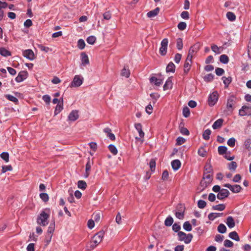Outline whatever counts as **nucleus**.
<instances>
[{
  "mask_svg": "<svg viewBox=\"0 0 251 251\" xmlns=\"http://www.w3.org/2000/svg\"><path fill=\"white\" fill-rule=\"evenodd\" d=\"M183 229L186 231H190L192 230V225L189 221H186L183 225Z\"/></svg>",
  "mask_w": 251,
  "mask_h": 251,
  "instance_id": "obj_33",
  "label": "nucleus"
},
{
  "mask_svg": "<svg viewBox=\"0 0 251 251\" xmlns=\"http://www.w3.org/2000/svg\"><path fill=\"white\" fill-rule=\"evenodd\" d=\"M5 97L8 100H9L11 101L14 102L16 103L18 102V99L16 97H15L14 96H12L11 95H10V94L6 95L5 96Z\"/></svg>",
  "mask_w": 251,
  "mask_h": 251,
  "instance_id": "obj_47",
  "label": "nucleus"
},
{
  "mask_svg": "<svg viewBox=\"0 0 251 251\" xmlns=\"http://www.w3.org/2000/svg\"><path fill=\"white\" fill-rule=\"evenodd\" d=\"M159 11V8L158 7H156L153 10H151L148 12L147 16L149 18L154 17L158 14Z\"/></svg>",
  "mask_w": 251,
  "mask_h": 251,
  "instance_id": "obj_26",
  "label": "nucleus"
},
{
  "mask_svg": "<svg viewBox=\"0 0 251 251\" xmlns=\"http://www.w3.org/2000/svg\"><path fill=\"white\" fill-rule=\"evenodd\" d=\"M235 142H236L235 139L233 137H232V138H229L228 140V141L227 142V144L229 147H234L235 145Z\"/></svg>",
  "mask_w": 251,
  "mask_h": 251,
  "instance_id": "obj_55",
  "label": "nucleus"
},
{
  "mask_svg": "<svg viewBox=\"0 0 251 251\" xmlns=\"http://www.w3.org/2000/svg\"><path fill=\"white\" fill-rule=\"evenodd\" d=\"M0 54L3 57H7L11 55V53L4 48H0Z\"/></svg>",
  "mask_w": 251,
  "mask_h": 251,
  "instance_id": "obj_25",
  "label": "nucleus"
},
{
  "mask_svg": "<svg viewBox=\"0 0 251 251\" xmlns=\"http://www.w3.org/2000/svg\"><path fill=\"white\" fill-rule=\"evenodd\" d=\"M55 229V222L54 221H53L50 223V224L48 228V233L50 234L49 238V242H50L51 240V238L52 237V234L53 233Z\"/></svg>",
  "mask_w": 251,
  "mask_h": 251,
  "instance_id": "obj_14",
  "label": "nucleus"
},
{
  "mask_svg": "<svg viewBox=\"0 0 251 251\" xmlns=\"http://www.w3.org/2000/svg\"><path fill=\"white\" fill-rule=\"evenodd\" d=\"M228 237L236 241H240V237L237 233V232L235 231H232L230 232L228 234Z\"/></svg>",
  "mask_w": 251,
  "mask_h": 251,
  "instance_id": "obj_23",
  "label": "nucleus"
},
{
  "mask_svg": "<svg viewBox=\"0 0 251 251\" xmlns=\"http://www.w3.org/2000/svg\"><path fill=\"white\" fill-rule=\"evenodd\" d=\"M193 237V236L191 233L186 234V236L185 237L184 240L183 241L186 244H189L191 242Z\"/></svg>",
  "mask_w": 251,
  "mask_h": 251,
  "instance_id": "obj_46",
  "label": "nucleus"
},
{
  "mask_svg": "<svg viewBox=\"0 0 251 251\" xmlns=\"http://www.w3.org/2000/svg\"><path fill=\"white\" fill-rule=\"evenodd\" d=\"M219 60L222 63L226 64L229 62V58L226 55L222 54L220 56Z\"/></svg>",
  "mask_w": 251,
  "mask_h": 251,
  "instance_id": "obj_31",
  "label": "nucleus"
},
{
  "mask_svg": "<svg viewBox=\"0 0 251 251\" xmlns=\"http://www.w3.org/2000/svg\"><path fill=\"white\" fill-rule=\"evenodd\" d=\"M224 245L226 247L231 248L233 246V243L229 240L226 239L224 241Z\"/></svg>",
  "mask_w": 251,
  "mask_h": 251,
  "instance_id": "obj_61",
  "label": "nucleus"
},
{
  "mask_svg": "<svg viewBox=\"0 0 251 251\" xmlns=\"http://www.w3.org/2000/svg\"><path fill=\"white\" fill-rule=\"evenodd\" d=\"M63 99L62 98H61V103H58L56 106L54 110V115H56L59 114L63 109Z\"/></svg>",
  "mask_w": 251,
  "mask_h": 251,
  "instance_id": "obj_19",
  "label": "nucleus"
},
{
  "mask_svg": "<svg viewBox=\"0 0 251 251\" xmlns=\"http://www.w3.org/2000/svg\"><path fill=\"white\" fill-rule=\"evenodd\" d=\"M108 148L110 151L113 154V155H115L118 153V150L115 146L112 144H110L108 146Z\"/></svg>",
  "mask_w": 251,
  "mask_h": 251,
  "instance_id": "obj_35",
  "label": "nucleus"
},
{
  "mask_svg": "<svg viewBox=\"0 0 251 251\" xmlns=\"http://www.w3.org/2000/svg\"><path fill=\"white\" fill-rule=\"evenodd\" d=\"M230 194V192L227 189H222L217 194V198L220 200H223L225 198H227Z\"/></svg>",
  "mask_w": 251,
  "mask_h": 251,
  "instance_id": "obj_10",
  "label": "nucleus"
},
{
  "mask_svg": "<svg viewBox=\"0 0 251 251\" xmlns=\"http://www.w3.org/2000/svg\"><path fill=\"white\" fill-rule=\"evenodd\" d=\"M27 76L28 73L27 71H20L15 78V81L18 83L21 82L25 80Z\"/></svg>",
  "mask_w": 251,
  "mask_h": 251,
  "instance_id": "obj_9",
  "label": "nucleus"
},
{
  "mask_svg": "<svg viewBox=\"0 0 251 251\" xmlns=\"http://www.w3.org/2000/svg\"><path fill=\"white\" fill-rule=\"evenodd\" d=\"M223 213L211 212L208 214V218L210 221H213L216 218L221 217V216H223Z\"/></svg>",
  "mask_w": 251,
  "mask_h": 251,
  "instance_id": "obj_21",
  "label": "nucleus"
},
{
  "mask_svg": "<svg viewBox=\"0 0 251 251\" xmlns=\"http://www.w3.org/2000/svg\"><path fill=\"white\" fill-rule=\"evenodd\" d=\"M12 170V167L11 165L3 166L2 167L1 173H5L7 171H10Z\"/></svg>",
  "mask_w": 251,
  "mask_h": 251,
  "instance_id": "obj_60",
  "label": "nucleus"
},
{
  "mask_svg": "<svg viewBox=\"0 0 251 251\" xmlns=\"http://www.w3.org/2000/svg\"><path fill=\"white\" fill-rule=\"evenodd\" d=\"M251 144V137L247 138L245 141V146L247 149H250V145Z\"/></svg>",
  "mask_w": 251,
  "mask_h": 251,
  "instance_id": "obj_62",
  "label": "nucleus"
},
{
  "mask_svg": "<svg viewBox=\"0 0 251 251\" xmlns=\"http://www.w3.org/2000/svg\"><path fill=\"white\" fill-rule=\"evenodd\" d=\"M79 115L77 110H73L68 115V119L70 121H75L78 118Z\"/></svg>",
  "mask_w": 251,
  "mask_h": 251,
  "instance_id": "obj_12",
  "label": "nucleus"
},
{
  "mask_svg": "<svg viewBox=\"0 0 251 251\" xmlns=\"http://www.w3.org/2000/svg\"><path fill=\"white\" fill-rule=\"evenodd\" d=\"M85 47V43L82 39H80L77 41V47L80 50H83Z\"/></svg>",
  "mask_w": 251,
  "mask_h": 251,
  "instance_id": "obj_44",
  "label": "nucleus"
},
{
  "mask_svg": "<svg viewBox=\"0 0 251 251\" xmlns=\"http://www.w3.org/2000/svg\"><path fill=\"white\" fill-rule=\"evenodd\" d=\"M174 222V219L172 216H168L165 220L164 225L166 226H171Z\"/></svg>",
  "mask_w": 251,
  "mask_h": 251,
  "instance_id": "obj_29",
  "label": "nucleus"
},
{
  "mask_svg": "<svg viewBox=\"0 0 251 251\" xmlns=\"http://www.w3.org/2000/svg\"><path fill=\"white\" fill-rule=\"evenodd\" d=\"M130 74V71L128 69H126L125 68H124L122 70L121 75L123 76H125L127 78L129 76Z\"/></svg>",
  "mask_w": 251,
  "mask_h": 251,
  "instance_id": "obj_54",
  "label": "nucleus"
},
{
  "mask_svg": "<svg viewBox=\"0 0 251 251\" xmlns=\"http://www.w3.org/2000/svg\"><path fill=\"white\" fill-rule=\"evenodd\" d=\"M182 114L185 118H188L190 115V110L188 107H185L182 110Z\"/></svg>",
  "mask_w": 251,
  "mask_h": 251,
  "instance_id": "obj_50",
  "label": "nucleus"
},
{
  "mask_svg": "<svg viewBox=\"0 0 251 251\" xmlns=\"http://www.w3.org/2000/svg\"><path fill=\"white\" fill-rule=\"evenodd\" d=\"M183 47L182 39L178 38L176 40V47L178 50H181Z\"/></svg>",
  "mask_w": 251,
  "mask_h": 251,
  "instance_id": "obj_42",
  "label": "nucleus"
},
{
  "mask_svg": "<svg viewBox=\"0 0 251 251\" xmlns=\"http://www.w3.org/2000/svg\"><path fill=\"white\" fill-rule=\"evenodd\" d=\"M23 55L30 61L35 59L34 53L30 49L25 50L23 51Z\"/></svg>",
  "mask_w": 251,
  "mask_h": 251,
  "instance_id": "obj_11",
  "label": "nucleus"
},
{
  "mask_svg": "<svg viewBox=\"0 0 251 251\" xmlns=\"http://www.w3.org/2000/svg\"><path fill=\"white\" fill-rule=\"evenodd\" d=\"M81 65L84 66L89 64V60L88 55L85 52H82L81 53Z\"/></svg>",
  "mask_w": 251,
  "mask_h": 251,
  "instance_id": "obj_13",
  "label": "nucleus"
},
{
  "mask_svg": "<svg viewBox=\"0 0 251 251\" xmlns=\"http://www.w3.org/2000/svg\"><path fill=\"white\" fill-rule=\"evenodd\" d=\"M104 234V231L103 230H100L92 237L90 246L91 249H94L101 242Z\"/></svg>",
  "mask_w": 251,
  "mask_h": 251,
  "instance_id": "obj_2",
  "label": "nucleus"
},
{
  "mask_svg": "<svg viewBox=\"0 0 251 251\" xmlns=\"http://www.w3.org/2000/svg\"><path fill=\"white\" fill-rule=\"evenodd\" d=\"M211 133V131L209 129L205 130L202 133V137L205 140H208L210 138V135Z\"/></svg>",
  "mask_w": 251,
  "mask_h": 251,
  "instance_id": "obj_32",
  "label": "nucleus"
},
{
  "mask_svg": "<svg viewBox=\"0 0 251 251\" xmlns=\"http://www.w3.org/2000/svg\"><path fill=\"white\" fill-rule=\"evenodd\" d=\"M222 79L223 80V83L225 85V87L227 88L230 83L232 81V77L231 76H228V77H226V76H223Z\"/></svg>",
  "mask_w": 251,
  "mask_h": 251,
  "instance_id": "obj_28",
  "label": "nucleus"
},
{
  "mask_svg": "<svg viewBox=\"0 0 251 251\" xmlns=\"http://www.w3.org/2000/svg\"><path fill=\"white\" fill-rule=\"evenodd\" d=\"M83 77L80 75H75L73 78V81L69 85L71 88L78 87L80 86L83 82Z\"/></svg>",
  "mask_w": 251,
  "mask_h": 251,
  "instance_id": "obj_3",
  "label": "nucleus"
},
{
  "mask_svg": "<svg viewBox=\"0 0 251 251\" xmlns=\"http://www.w3.org/2000/svg\"><path fill=\"white\" fill-rule=\"evenodd\" d=\"M198 153L200 156L204 157L206 155V151L204 149V147H201L198 150Z\"/></svg>",
  "mask_w": 251,
  "mask_h": 251,
  "instance_id": "obj_49",
  "label": "nucleus"
},
{
  "mask_svg": "<svg viewBox=\"0 0 251 251\" xmlns=\"http://www.w3.org/2000/svg\"><path fill=\"white\" fill-rule=\"evenodd\" d=\"M173 86V83L171 77H169L163 85V90L164 91L171 89Z\"/></svg>",
  "mask_w": 251,
  "mask_h": 251,
  "instance_id": "obj_16",
  "label": "nucleus"
},
{
  "mask_svg": "<svg viewBox=\"0 0 251 251\" xmlns=\"http://www.w3.org/2000/svg\"><path fill=\"white\" fill-rule=\"evenodd\" d=\"M134 127L138 132L140 137L141 138L144 137L145 134L142 130V125L140 123H137L134 125Z\"/></svg>",
  "mask_w": 251,
  "mask_h": 251,
  "instance_id": "obj_18",
  "label": "nucleus"
},
{
  "mask_svg": "<svg viewBox=\"0 0 251 251\" xmlns=\"http://www.w3.org/2000/svg\"><path fill=\"white\" fill-rule=\"evenodd\" d=\"M175 215L177 219L182 220L184 217V213L182 212L176 211Z\"/></svg>",
  "mask_w": 251,
  "mask_h": 251,
  "instance_id": "obj_63",
  "label": "nucleus"
},
{
  "mask_svg": "<svg viewBox=\"0 0 251 251\" xmlns=\"http://www.w3.org/2000/svg\"><path fill=\"white\" fill-rule=\"evenodd\" d=\"M40 197L41 199L44 202H47L49 201V196L48 194L46 193H42L40 194Z\"/></svg>",
  "mask_w": 251,
  "mask_h": 251,
  "instance_id": "obj_53",
  "label": "nucleus"
},
{
  "mask_svg": "<svg viewBox=\"0 0 251 251\" xmlns=\"http://www.w3.org/2000/svg\"><path fill=\"white\" fill-rule=\"evenodd\" d=\"M149 166L151 172H153L155 169L156 162L154 159H151L149 163Z\"/></svg>",
  "mask_w": 251,
  "mask_h": 251,
  "instance_id": "obj_48",
  "label": "nucleus"
},
{
  "mask_svg": "<svg viewBox=\"0 0 251 251\" xmlns=\"http://www.w3.org/2000/svg\"><path fill=\"white\" fill-rule=\"evenodd\" d=\"M0 157L5 162L9 161V153L7 152H3L0 154Z\"/></svg>",
  "mask_w": 251,
  "mask_h": 251,
  "instance_id": "obj_41",
  "label": "nucleus"
},
{
  "mask_svg": "<svg viewBox=\"0 0 251 251\" xmlns=\"http://www.w3.org/2000/svg\"><path fill=\"white\" fill-rule=\"evenodd\" d=\"M210 184V182H209V180H206V179H204L203 177L202 178V179L201 180L200 182V185L203 189L206 188Z\"/></svg>",
  "mask_w": 251,
  "mask_h": 251,
  "instance_id": "obj_45",
  "label": "nucleus"
},
{
  "mask_svg": "<svg viewBox=\"0 0 251 251\" xmlns=\"http://www.w3.org/2000/svg\"><path fill=\"white\" fill-rule=\"evenodd\" d=\"M237 165L236 162L232 161L229 164L228 168L229 170L232 171H235L237 168Z\"/></svg>",
  "mask_w": 251,
  "mask_h": 251,
  "instance_id": "obj_51",
  "label": "nucleus"
},
{
  "mask_svg": "<svg viewBox=\"0 0 251 251\" xmlns=\"http://www.w3.org/2000/svg\"><path fill=\"white\" fill-rule=\"evenodd\" d=\"M225 73V71L223 69L221 68H217L215 69V73L218 76L223 75Z\"/></svg>",
  "mask_w": 251,
  "mask_h": 251,
  "instance_id": "obj_64",
  "label": "nucleus"
},
{
  "mask_svg": "<svg viewBox=\"0 0 251 251\" xmlns=\"http://www.w3.org/2000/svg\"><path fill=\"white\" fill-rule=\"evenodd\" d=\"M227 18L231 22L234 21L236 19L235 15L232 12H228L226 14Z\"/></svg>",
  "mask_w": 251,
  "mask_h": 251,
  "instance_id": "obj_38",
  "label": "nucleus"
},
{
  "mask_svg": "<svg viewBox=\"0 0 251 251\" xmlns=\"http://www.w3.org/2000/svg\"><path fill=\"white\" fill-rule=\"evenodd\" d=\"M168 40L167 38L163 39L161 42L159 53L161 55H165L167 53Z\"/></svg>",
  "mask_w": 251,
  "mask_h": 251,
  "instance_id": "obj_6",
  "label": "nucleus"
},
{
  "mask_svg": "<svg viewBox=\"0 0 251 251\" xmlns=\"http://www.w3.org/2000/svg\"><path fill=\"white\" fill-rule=\"evenodd\" d=\"M223 122H224V120L222 119H218L213 123V124L212 126V128L214 129H216L221 127L222 126Z\"/></svg>",
  "mask_w": 251,
  "mask_h": 251,
  "instance_id": "obj_22",
  "label": "nucleus"
},
{
  "mask_svg": "<svg viewBox=\"0 0 251 251\" xmlns=\"http://www.w3.org/2000/svg\"><path fill=\"white\" fill-rule=\"evenodd\" d=\"M176 66L175 64L171 62L166 67V71L167 73H174L175 71Z\"/></svg>",
  "mask_w": 251,
  "mask_h": 251,
  "instance_id": "obj_24",
  "label": "nucleus"
},
{
  "mask_svg": "<svg viewBox=\"0 0 251 251\" xmlns=\"http://www.w3.org/2000/svg\"><path fill=\"white\" fill-rule=\"evenodd\" d=\"M236 100L237 98L234 95L229 96L227 99L226 108L228 110L232 111L234 108L233 106L236 102Z\"/></svg>",
  "mask_w": 251,
  "mask_h": 251,
  "instance_id": "obj_4",
  "label": "nucleus"
},
{
  "mask_svg": "<svg viewBox=\"0 0 251 251\" xmlns=\"http://www.w3.org/2000/svg\"><path fill=\"white\" fill-rule=\"evenodd\" d=\"M180 228L181 227L179 224L176 223L172 226V229L175 232L178 233L179 231H180L179 230L180 229Z\"/></svg>",
  "mask_w": 251,
  "mask_h": 251,
  "instance_id": "obj_59",
  "label": "nucleus"
},
{
  "mask_svg": "<svg viewBox=\"0 0 251 251\" xmlns=\"http://www.w3.org/2000/svg\"><path fill=\"white\" fill-rule=\"evenodd\" d=\"M226 220V225L229 228H232L235 226V223L234 219L232 216H228Z\"/></svg>",
  "mask_w": 251,
  "mask_h": 251,
  "instance_id": "obj_20",
  "label": "nucleus"
},
{
  "mask_svg": "<svg viewBox=\"0 0 251 251\" xmlns=\"http://www.w3.org/2000/svg\"><path fill=\"white\" fill-rule=\"evenodd\" d=\"M251 106L243 105L239 110V115L240 116L251 115Z\"/></svg>",
  "mask_w": 251,
  "mask_h": 251,
  "instance_id": "obj_8",
  "label": "nucleus"
},
{
  "mask_svg": "<svg viewBox=\"0 0 251 251\" xmlns=\"http://www.w3.org/2000/svg\"><path fill=\"white\" fill-rule=\"evenodd\" d=\"M77 186L79 189L85 190L87 187V184L85 181L79 180L77 182Z\"/></svg>",
  "mask_w": 251,
  "mask_h": 251,
  "instance_id": "obj_39",
  "label": "nucleus"
},
{
  "mask_svg": "<svg viewBox=\"0 0 251 251\" xmlns=\"http://www.w3.org/2000/svg\"><path fill=\"white\" fill-rule=\"evenodd\" d=\"M214 75L212 74H208L205 75L203 77L204 80L205 82H211L214 79Z\"/></svg>",
  "mask_w": 251,
  "mask_h": 251,
  "instance_id": "obj_43",
  "label": "nucleus"
},
{
  "mask_svg": "<svg viewBox=\"0 0 251 251\" xmlns=\"http://www.w3.org/2000/svg\"><path fill=\"white\" fill-rule=\"evenodd\" d=\"M93 164V162H91L90 158H88L87 162L86 164L85 172H89L91 170V166Z\"/></svg>",
  "mask_w": 251,
  "mask_h": 251,
  "instance_id": "obj_58",
  "label": "nucleus"
},
{
  "mask_svg": "<svg viewBox=\"0 0 251 251\" xmlns=\"http://www.w3.org/2000/svg\"><path fill=\"white\" fill-rule=\"evenodd\" d=\"M199 45L195 44L190 47L188 53L193 55L194 54L197 52V51L199 50Z\"/></svg>",
  "mask_w": 251,
  "mask_h": 251,
  "instance_id": "obj_30",
  "label": "nucleus"
},
{
  "mask_svg": "<svg viewBox=\"0 0 251 251\" xmlns=\"http://www.w3.org/2000/svg\"><path fill=\"white\" fill-rule=\"evenodd\" d=\"M171 166L174 171H177L181 166V162L178 159L174 160L172 161Z\"/></svg>",
  "mask_w": 251,
  "mask_h": 251,
  "instance_id": "obj_15",
  "label": "nucleus"
},
{
  "mask_svg": "<svg viewBox=\"0 0 251 251\" xmlns=\"http://www.w3.org/2000/svg\"><path fill=\"white\" fill-rule=\"evenodd\" d=\"M218 231L220 233H225L226 231V227L223 224H220L217 228Z\"/></svg>",
  "mask_w": 251,
  "mask_h": 251,
  "instance_id": "obj_34",
  "label": "nucleus"
},
{
  "mask_svg": "<svg viewBox=\"0 0 251 251\" xmlns=\"http://www.w3.org/2000/svg\"><path fill=\"white\" fill-rule=\"evenodd\" d=\"M187 25L184 22H181L177 25V28L180 30H184L186 28Z\"/></svg>",
  "mask_w": 251,
  "mask_h": 251,
  "instance_id": "obj_56",
  "label": "nucleus"
},
{
  "mask_svg": "<svg viewBox=\"0 0 251 251\" xmlns=\"http://www.w3.org/2000/svg\"><path fill=\"white\" fill-rule=\"evenodd\" d=\"M227 148L226 147L224 146H221L218 148V151L219 154L223 155L226 153Z\"/></svg>",
  "mask_w": 251,
  "mask_h": 251,
  "instance_id": "obj_37",
  "label": "nucleus"
},
{
  "mask_svg": "<svg viewBox=\"0 0 251 251\" xmlns=\"http://www.w3.org/2000/svg\"><path fill=\"white\" fill-rule=\"evenodd\" d=\"M226 208V205L225 204H219L216 205H213L212 206V209L213 210H218V211H223Z\"/></svg>",
  "mask_w": 251,
  "mask_h": 251,
  "instance_id": "obj_27",
  "label": "nucleus"
},
{
  "mask_svg": "<svg viewBox=\"0 0 251 251\" xmlns=\"http://www.w3.org/2000/svg\"><path fill=\"white\" fill-rule=\"evenodd\" d=\"M184 124L183 122H181L179 125V129L180 133L183 135H189L190 134L189 131L187 128L184 127Z\"/></svg>",
  "mask_w": 251,
  "mask_h": 251,
  "instance_id": "obj_17",
  "label": "nucleus"
},
{
  "mask_svg": "<svg viewBox=\"0 0 251 251\" xmlns=\"http://www.w3.org/2000/svg\"><path fill=\"white\" fill-rule=\"evenodd\" d=\"M191 63H190L189 61L185 62L184 65V73L185 74H187L189 71H190L191 66Z\"/></svg>",
  "mask_w": 251,
  "mask_h": 251,
  "instance_id": "obj_36",
  "label": "nucleus"
},
{
  "mask_svg": "<svg viewBox=\"0 0 251 251\" xmlns=\"http://www.w3.org/2000/svg\"><path fill=\"white\" fill-rule=\"evenodd\" d=\"M206 206V202L202 200L198 201V206L200 209H203Z\"/></svg>",
  "mask_w": 251,
  "mask_h": 251,
  "instance_id": "obj_52",
  "label": "nucleus"
},
{
  "mask_svg": "<svg viewBox=\"0 0 251 251\" xmlns=\"http://www.w3.org/2000/svg\"><path fill=\"white\" fill-rule=\"evenodd\" d=\"M178 237V240L180 241H183L184 240L185 237L186 236V234L183 231H179L177 233Z\"/></svg>",
  "mask_w": 251,
  "mask_h": 251,
  "instance_id": "obj_57",
  "label": "nucleus"
},
{
  "mask_svg": "<svg viewBox=\"0 0 251 251\" xmlns=\"http://www.w3.org/2000/svg\"><path fill=\"white\" fill-rule=\"evenodd\" d=\"M218 99V94L217 92L214 91L210 94L208 96V102L210 106L214 105L217 102Z\"/></svg>",
  "mask_w": 251,
  "mask_h": 251,
  "instance_id": "obj_5",
  "label": "nucleus"
},
{
  "mask_svg": "<svg viewBox=\"0 0 251 251\" xmlns=\"http://www.w3.org/2000/svg\"><path fill=\"white\" fill-rule=\"evenodd\" d=\"M158 75H159V77L158 78L154 76H151L150 78V83L156 86H159L163 83V78L161 74Z\"/></svg>",
  "mask_w": 251,
  "mask_h": 251,
  "instance_id": "obj_7",
  "label": "nucleus"
},
{
  "mask_svg": "<svg viewBox=\"0 0 251 251\" xmlns=\"http://www.w3.org/2000/svg\"><path fill=\"white\" fill-rule=\"evenodd\" d=\"M50 215V209L46 208L41 211L37 218V223L42 226H46L48 224V219Z\"/></svg>",
  "mask_w": 251,
  "mask_h": 251,
  "instance_id": "obj_1",
  "label": "nucleus"
},
{
  "mask_svg": "<svg viewBox=\"0 0 251 251\" xmlns=\"http://www.w3.org/2000/svg\"><path fill=\"white\" fill-rule=\"evenodd\" d=\"M96 38L95 36H89L86 39L87 42L90 45H94L96 42Z\"/></svg>",
  "mask_w": 251,
  "mask_h": 251,
  "instance_id": "obj_40",
  "label": "nucleus"
}]
</instances>
